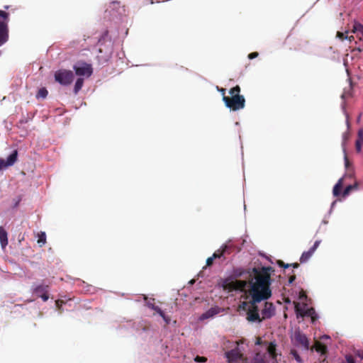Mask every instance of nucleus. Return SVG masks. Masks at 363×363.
Returning a JSON list of instances; mask_svg holds the SVG:
<instances>
[{
	"label": "nucleus",
	"mask_w": 363,
	"mask_h": 363,
	"mask_svg": "<svg viewBox=\"0 0 363 363\" xmlns=\"http://www.w3.org/2000/svg\"><path fill=\"white\" fill-rule=\"evenodd\" d=\"M83 84H84V79L78 78L75 82L74 87V92L75 94H77L79 91V90L82 89Z\"/></svg>",
	"instance_id": "a211bd4d"
},
{
	"label": "nucleus",
	"mask_w": 363,
	"mask_h": 363,
	"mask_svg": "<svg viewBox=\"0 0 363 363\" xmlns=\"http://www.w3.org/2000/svg\"><path fill=\"white\" fill-rule=\"evenodd\" d=\"M218 91L221 93V94L223 95V98L224 96H225V89L223 88H220V89H218Z\"/></svg>",
	"instance_id": "4c0bfd02"
},
{
	"label": "nucleus",
	"mask_w": 363,
	"mask_h": 363,
	"mask_svg": "<svg viewBox=\"0 0 363 363\" xmlns=\"http://www.w3.org/2000/svg\"><path fill=\"white\" fill-rule=\"evenodd\" d=\"M194 361L196 362H206L207 361V358L205 357L196 356L194 358Z\"/></svg>",
	"instance_id": "a878e982"
},
{
	"label": "nucleus",
	"mask_w": 363,
	"mask_h": 363,
	"mask_svg": "<svg viewBox=\"0 0 363 363\" xmlns=\"http://www.w3.org/2000/svg\"><path fill=\"white\" fill-rule=\"evenodd\" d=\"M296 279V276L295 275H293V276H291L289 279V284H292L294 280Z\"/></svg>",
	"instance_id": "e433bc0d"
},
{
	"label": "nucleus",
	"mask_w": 363,
	"mask_h": 363,
	"mask_svg": "<svg viewBox=\"0 0 363 363\" xmlns=\"http://www.w3.org/2000/svg\"><path fill=\"white\" fill-rule=\"evenodd\" d=\"M346 363H355L354 358L351 355L346 356Z\"/></svg>",
	"instance_id": "7c9ffc66"
},
{
	"label": "nucleus",
	"mask_w": 363,
	"mask_h": 363,
	"mask_svg": "<svg viewBox=\"0 0 363 363\" xmlns=\"http://www.w3.org/2000/svg\"><path fill=\"white\" fill-rule=\"evenodd\" d=\"M218 313L217 309L216 308H211L208 311H207L206 313H203L201 316V319L204 320L209 318L211 317H213L214 315H216Z\"/></svg>",
	"instance_id": "f3484780"
},
{
	"label": "nucleus",
	"mask_w": 363,
	"mask_h": 363,
	"mask_svg": "<svg viewBox=\"0 0 363 363\" xmlns=\"http://www.w3.org/2000/svg\"><path fill=\"white\" fill-rule=\"evenodd\" d=\"M0 46L6 43L9 40V13L0 10Z\"/></svg>",
	"instance_id": "7ed1b4c3"
},
{
	"label": "nucleus",
	"mask_w": 363,
	"mask_h": 363,
	"mask_svg": "<svg viewBox=\"0 0 363 363\" xmlns=\"http://www.w3.org/2000/svg\"><path fill=\"white\" fill-rule=\"evenodd\" d=\"M162 318L164 320V322L166 323V324H167V325L169 324V323H170V318L169 316L165 315L164 318Z\"/></svg>",
	"instance_id": "f704fd0d"
},
{
	"label": "nucleus",
	"mask_w": 363,
	"mask_h": 363,
	"mask_svg": "<svg viewBox=\"0 0 363 363\" xmlns=\"http://www.w3.org/2000/svg\"><path fill=\"white\" fill-rule=\"evenodd\" d=\"M18 159V151L15 150L6 159L0 158V171L4 168L12 166Z\"/></svg>",
	"instance_id": "1a4fd4ad"
},
{
	"label": "nucleus",
	"mask_w": 363,
	"mask_h": 363,
	"mask_svg": "<svg viewBox=\"0 0 363 363\" xmlns=\"http://www.w3.org/2000/svg\"><path fill=\"white\" fill-rule=\"evenodd\" d=\"M147 306H148L149 308H150L151 309L154 310L156 313H157L158 311H160V308L159 306H155L154 303H148Z\"/></svg>",
	"instance_id": "bb28decb"
},
{
	"label": "nucleus",
	"mask_w": 363,
	"mask_h": 363,
	"mask_svg": "<svg viewBox=\"0 0 363 363\" xmlns=\"http://www.w3.org/2000/svg\"><path fill=\"white\" fill-rule=\"evenodd\" d=\"M295 310L298 317V315H301V317H310L312 323H314L318 319V315L313 308L303 310L300 308L299 303H296L295 306Z\"/></svg>",
	"instance_id": "6e6552de"
},
{
	"label": "nucleus",
	"mask_w": 363,
	"mask_h": 363,
	"mask_svg": "<svg viewBox=\"0 0 363 363\" xmlns=\"http://www.w3.org/2000/svg\"><path fill=\"white\" fill-rule=\"evenodd\" d=\"M46 242V235L44 232H40L38 234V243L40 247L44 245Z\"/></svg>",
	"instance_id": "6ab92c4d"
},
{
	"label": "nucleus",
	"mask_w": 363,
	"mask_h": 363,
	"mask_svg": "<svg viewBox=\"0 0 363 363\" xmlns=\"http://www.w3.org/2000/svg\"><path fill=\"white\" fill-rule=\"evenodd\" d=\"M358 137L360 140L363 141V130H361L358 133Z\"/></svg>",
	"instance_id": "c9c22d12"
},
{
	"label": "nucleus",
	"mask_w": 363,
	"mask_h": 363,
	"mask_svg": "<svg viewBox=\"0 0 363 363\" xmlns=\"http://www.w3.org/2000/svg\"><path fill=\"white\" fill-rule=\"evenodd\" d=\"M215 259V258H213V256L212 257H208L207 259H206V266L208 267H210L213 264V260Z\"/></svg>",
	"instance_id": "c756f323"
},
{
	"label": "nucleus",
	"mask_w": 363,
	"mask_h": 363,
	"mask_svg": "<svg viewBox=\"0 0 363 363\" xmlns=\"http://www.w3.org/2000/svg\"><path fill=\"white\" fill-rule=\"evenodd\" d=\"M39 297L42 298L43 301H47L49 298L48 292H45L43 294L39 295Z\"/></svg>",
	"instance_id": "2f4dec72"
},
{
	"label": "nucleus",
	"mask_w": 363,
	"mask_h": 363,
	"mask_svg": "<svg viewBox=\"0 0 363 363\" xmlns=\"http://www.w3.org/2000/svg\"><path fill=\"white\" fill-rule=\"evenodd\" d=\"M157 313L162 317V318H164V311L160 308V311H158Z\"/></svg>",
	"instance_id": "58836bf2"
},
{
	"label": "nucleus",
	"mask_w": 363,
	"mask_h": 363,
	"mask_svg": "<svg viewBox=\"0 0 363 363\" xmlns=\"http://www.w3.org/2000/svg\"><path fill=\"white\" fill-rule=\"evenodd\" d=\"M7 235L6 230L2 226H0V244L2 248H5L8 245Z\"/></svg>",
	"instance_id": "ddd939ff"
},
{
	"label": "nucleus",
	"mask_w": 363,
	"mask_h": 363,
	"mask_svg": "<svg viewBox=\"0 0 363 363\" xmlns=\"http://www.w3.org/2000/svg\"><path fill=\"white\" fill-rule=\"evenodd\" d=\"M9 8V6H4L5 9H8Z\"/></svg>",
	"instance_id": "c03bdc74"
},
{
	"label": "nucleus",
	"mask_w": 363,
	"mask_h": 363,
	"mask_svg": "<svg viewBox=\"0 0 363 363\" xmlns=\"http://www.w3.org/2000/svg\"><path fill=\"white\" fill-rule=\"evenodd\" d=\"M48 94V90L45 87H43L38 90V91L36 94V98L37 99H40V98L45 99L47 97Z\"/></svg>",
	"instance_id": "412c9836"
},
{
	"label": "nucleus",
	"mask_w": 363,
	"mask_h": 363,
	"mask_svg": "<svg viewBox=\"0 0 363 363\" xmlns=\"http://www.w3.org/2000/svg\"><path fill=\"white\" fill-rule=\"evenodd\" d=\"M320 243V240H316L313 245L309 249V250L306 252H303L300 257V262L301 263H304L307 262L311 257L313 255L314 252L316 250V249L318 247Z\"/></svg>",
	"instance_id": "9d476101"
},
{
	"label": "nucleus",
	"mask_w": 363,
	"mask_h": 363,
	"mask_svg": "<svg viewBox=\"0 0 363 363\" xmlns=\"http://www.w3.org/2000/svg\"><path fill=\"white\" fill-rule=\"evenodd\" d=\"M355 147L357 152H361V142L359 139L356 141Z\"/></svg>",
	"instance_id": "c85d7f7f"
},
{
	"label": "nucleus",
	"mask_w": 363,
	"mask_h": 363,
	"mask_svg": "<svg viewBox=\"0 0 363 363\" xmlns=\"http://www.w3.org/2000/svg\"><path fill=\"white\" fill-rule=\"evenodd\" d=\"M1 55V52L0 51V55Z\"/></svg>",
	"instance_id": "49530a36"
},
{
	"label": "nucleus",
	"mask_w": 363,
	"mask_h": 363,
	"mask_svg": "<svg viewBox=\"0 0 363 363\" xmlns=\"http://www.w3.org/2000/svg\"><path fill=\"white\" fill-rule=\"evenodd\" d=\"M74 78V74L71 70L62 69L56 71L55 73V81L64 86L72 84Z\"/></svg>",
	"instance_id": "20e7f679"
},
{
	"label": "nucleus",
	"mask_w": 363,
	"mask_h": 363,
	"mask_svg": "<svg viewBox=\"0 0 363 363\" xmlns=\"http://www.w3.org/2000/svg\"><path fill=\"white\" fill-rule=\"evenodd\" d=\"M257 345L260 344V340L259 339L257 340Z\"/></svg>",
	"instance_id": "a18cd8bd"
},
{
	"label": "nucleus",
	"mask_w": 363,
	"mask_h": 363,
	"mask_svg": "<svg viewBox=\"0 0 363 363\" xmlns=\"http://www.w3.org/2000/svg\"><path fill=\"white\" fill-rule=\"evenodd\" d=\"M48 285L40 284L35 287V289H33V293H35V294H37L38 296H39V295L40 294H43L45 292H48Z\"/></svg>",
	"instance_id": "2eb2a0df"
},
{
	"label": "nucleus",
	"mask_w": 363,
	"mask_h": 363,
	"mask_svg": "<svg viewBox=\"0 0 363 363\" xmlns=\"http://www.w3.org/2000/svg\"><path fill=\"white\" fill-rule=\"evenodd\" d=\"M75 74L77 76L89 77L93 73V68L91 64L84 62H78L73 67Z\"/></svg>",
	"instance_id": "423d86ee"
},
{
	"label": "nucleus",
	"mask_w": 363,
	"mask_h": 363,
	"mask_svg": "<svg viewBox=\"0 0 363 363\" xmlns=\"http://www.w3.org/2000/svg\"><path fill=\"white\" fill-rule=\"evenodd\" d=\"M290 354L296 360L297 362L303 363V360L296 350H291Z\"/></svg>",
	"instance_id": "b1692460"
},
{
	"label": "nucleus",
	"mask_w": 363,
	"mask_h": 363,
	"mask_svg": "<svg viewBox=\"0 0 363 363\" xmlns=\"http://www.w3.org/2000/svg\"><path fill=\"white\" fill-rule=\"evenodd\" d=\"M290 266H292L294 268H298L299 267V264L298 263H293L290 264Z\"/></svg>",
	"instance_id": "79ce46f5"
},
{
	"label": "nucleus",
	"mask_w": 363,
	"mask_h": 363,
	"mask_svg": "<svg viewBox=\"0 0 363 363\" xmlns=\"http://www.w3.org/2000/svg\"><path fill=\"white\" fill-rule=\"evenodd\" d=\"M349 33V30H345V32L337 31L336 33V37L341 40H344L348 38Z\"/></svg>",
	"instance_id": "4be33fe9"
},
{
	"label": "nucleus",
	"mask_w": 363,
	"mask_h": 363,
	"mask_svg": "<svg viewBox=\"0 0 363 363\" xmlns=\"http://www.w3.org/2000/svg\"><path fill=\"white\" fill-rule=\"evenodd\" d=\"M259 55V53L257 52H251L248 55V58L250 60H252L255 57H257Z\"/></svg>",
	"instance_id": "473e14b6"
},
{
	"label": "nucleus",
	"mask_w": 363,
	"mask_h": 363,
	"mask_svg": "<svg viewBox=\"0 0 363 363\" xmlns=\"http://www.w3.org/2000/svg\"><path fill=\"white\" fill-rule=\"evenodd\" d=\"M253 363H266L263 359H255Z\"/></svg>",
	"instance_id": "ea45409f"
},
{
	"label": "nucleus",
	"mask_w": 363,
	"mask_h": 363,
	"mask_svg": "<svg viewBox=\"0 0 363 363\" xmlns=\"http://www.w3.org/2000/svg\"><path fill=\"white\" fill-rule=\"evenodd\" d=\"M343 185V178L338 180L337 184L334 186L333 193L335 196H337L340 194V191Z\"/></svg>",
	"instance_id": "4468645a"
},
{
	"label": "nucleus",
	"mask_w": 363,
	"mask_h": 363,
	"mask_svg": "<svg viewBox=\"0 0 363 363\" xmlns=\"http://www.w3.org/2000/svg\"><path fill=\"white\" fill-rule=\"evenodd\" d=\"M345 156H344V160H345V166L347 171H350V168L351 167V163L348 159V157L345 152V150L344 149Z\"/></svg>",
	"instance_id": "393cba45"
},
{
	"label": "nucleus",
	"mask_w": 363,
	"mask_h": 363,
	"mask_svg": "<svg viewBox=\"0 0 363 363\" xmlns=\"http://www.w3.org/2000/svg\"><path fill=\"white\" fill-rule=\"evenodd\" d=\"M231 249H232L231 246H229L228 245H225L224 246H223L221 248H220L218 250H216L213 254V255H212L213 258H215V259L220 258L223 256H224L225 254L228 255V254H230L231 252Z\"/></svg>",
	"instance_id": "9b49d317"
},
{
	"label": "nucleus",
	"mask_w": 363,
	"mask_h": 363,
	"mask_svg": "<svg viewBox=\"0 0 363 363\" xmlns=\"http://www.w3.org/2000/svg\"><path fill=\"white\" fill-rule=\"evenodd\" d=\"M277 264L281 267H284V268H288L290 267V264H285L283 261L281 260H278L277 261Z\"/></svg>",
	"instance_id": "cd10ccee"
},
{
	"label": "nucleus",
	"mask_w": 363,
	"mask_h": 363,
	"mask_svg": "<svg viewBox=\"0 0 363 363\" xmlns=\"http://www.w3.org/2000/svg\"><path fill=\"white\" fill-rule=\"evenodd\" d=\"M357 189V184H354L353 185L347 186L342 192V196L345 197V196H348L350 194V193L351 192V191H352L354 189Z\"/></svg>",
	"instance_id": "aec40b11"
},
{
	"label": "nucleus",
	"mask_w": 363,
	"mask_h": 363,
	"mask_svg": "<svg viewBox=\"0 0 363 363\" xmlns=\"http://www.w3.org/2000/svg\"><path fill=\"white\" fill-rule=\"evenodd\" d=\"M311 350H315L321 354H325L328 352V347L320 341L316 340L314 345L311 348Z\"/></svg>",
	"instance_id": "f8f14e48"
},
{
	"label": "nucleus",
	"mask_w": 363,
	"mask_h": 363,
	"mask_svg": "<svg viewBox=\"0 0 363 363\" xmlns=\"http://www.w3.org/2000/svg\"><path fill=\"white\" fill-rule=\"evenodd\" d=\"M276 346L277 345L274 342H271L267 347V352L273 359H275L277 357Z\"/></svg>",
	"instance_id": "dca6fc26"
},
{
	"label": "nucleus",
	"mask_w": 363,
	"mask_h": 363,
	"mask_svg": "<svg viewBox=\"0 0 363 363\" xmlns=\"http://www.w3.org/2000/svg\"><path fill=\"white\" fill-rule=\"evenodd\" d=\"M347 39L349 40V41L351 43L352 41L354 40V37L353 35H348V38Z\"/></svg>",
	"instance_id": "a19ab883"
},
{
	"label": "nucleus",
	"mask_w": 363,
	"mask_h": 363,
	"mask_svg": "<svg viewBox=\"0 0 363 363\" xmlns=\"http://www.w3.org/2000/svg\"><path fill=\"white\" fill-rule=\"evenodd\" d=\"M223 101L226 107L234 111L242 109L245 106V99L242 95H237L230 97L224 96Z\"/></svg>",
	"instance_id": "f03ea898"
},
{
	"label": "nucleus",
	"mask_w": 363,
	"mask_h": 363,
	"mask_svg": "<svg viewBox=\"0 0 363 363\" xmlns=\"http://www.w3.org/2000/svg\"><path fill=\"white\" fill-rule=\"evenodd\" d=\"M240 87L238 85H236L235 86L233 87L230 89L229 94L231 95V96L240 95Z\"/></svg>",
	"instance_id": "5701e85b"
},
{
	"label": "nucleus",
	"mask_w": 363,
	"mask_h": 363,
	"mask_svg": "<svg viewBox=\"0 0 363 363\" xmlns=\"http://www.w3.org/2000/svg\"><path fill=\"white\" fill-rule=\"evenodd\" d=\"M274 272V269L272 267H254L253 277L249 282L236 279L227 282L224 285V288L229 291H242L248 284L250 285L248 294L251 299L249 301H243L240 305V308L247 312L246 319L249 322H261L262 320L272 318L275 313V307L273 303L266 301L261 312L262 318H260L257 306L258 303L267 300L272 296L271 273Z\"/></svg>",
	"instance_id": "f257e3e1"
},
{
	"label": "nucleus",
	"mask_w": 363,
	"mask_h": 363,
	"mask_svg": "<svg viewBox=\"0 0 363 363\" xmlns=\"http://www.w3.org/2000/svg\"><path fill=\"white\" fill-rule=\"evenodd\" d=\"M242 340L237 341V346H239L240 344H242ZM225 356L227 358L228 363H237L240 360H242L243 362L244 361H246V359H244L243 354L240 351L238 347L226 352L225 353Z\"/></svg>",
	"instance_id": "39448f33"
},
{
	"label": "nucleus",
	"mask_w": 363,
	"mask_h": 363,
	"mask_svg": "<svg viewBox=\"0 0 363 363\" xmlns=\"http://www.w3.org/2000/svg\"><path fill=\"white\" fill-rule=\"evenodd\" d=\"M356 355L358 356L359 358L363 359V351L358 350L356 352Z\"/></svg>",
	"instance_id": "72a5a7b5"
},
{
	"label": "nucleus",
	"mask_w": 363,
	"mask_h": 363,
	"mask_svg": "<svg viewBox=\"0 0 363 363\" xmlns=\"http://www.w3.org/2000/svg\"><path fill=\"white\" fill-rule=\"evenodd\" d=\"M363 48H360V47H358L357 48H354L353 49V51L354 50H357L359 52H361Z\"/></svg>",
	"instance_id": "37998d69"
},
{
	"label": "nucleus",
	"mask_w": 363,
	"mask_h": 363,
	"mask_svg": "<svg viewBox=\"0 0 363 363\" xmlns=\"http://www.w3.org/2000/svg\"><path fill=\"white\" fill-rule=\"evenodd\" d=\"M294 341L296 345L302 347L304 350L310 349L309 340L306 335L301 331H295L294 335Z\"/></svg>",
	"instance_id": "0eeeda50"
}]
</instances>
